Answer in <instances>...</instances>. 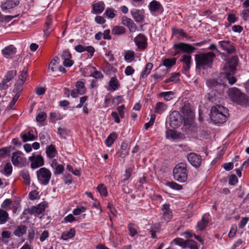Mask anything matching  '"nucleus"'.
I'll return each mask as SVG.
<instances>
[{
    "instance_id": "nucleus-13",
    "label": "nucleus",
    "mask_w": 249,
    "mask_h": 249,
    "mask_svg": "<svg viewBox=\"0 0 249 249\" xmlns=\"http://www.w3.org/2000/svg\"><path fill=\"white\" fill-rule=\"evenodd\" d=\"M47 207L45 202H41L36 206H32L28 210V212L31 214L38 215L42 213Z\"/></svg>"
},
{
    "instance_id": "nucleus-18",
    "label": "nucleus",
    "mask_w": 249,
    "mask_h": 249,
    "mask_svg": "<svg viewBox=\"0 0 249 249\" xmlns=\"http://www.w3.org/2000/svg\"><path fill=\"white\" fill-rule=\"evenodd\" d=\"M51 166L53 170V174L55 175L63 174L64 170V167L63 165L59 164L55 159L52 160Z\"/></svg>"
},
{
    "instance_id": "nucleus-58",
    "label": "nucleus",
    "mask_w": 249,
    "mask_h": 249,
    "mask_svg": "<svg viewBox=\"0 0 249 249\" xmlns=\"http://www.w3.org/2000/svg\"><path fill=\"white\" fill-rule=\"evenodd\" d=\"M175 244L181 247H185L186 245L185 241L181 238H176L173 241Z\"/></svg>"
},
{
    "instance_id": "nucleus-53",
    "label": "nucleus",
    "mask_w": 249,
    "mask_h": 249,
    "mask_svg": "<svg viewBox=\"0 0 249 249\" xmlns=\"http://www.w3.org/2000/svg\"><path fill=\"white\" fill-rule=\"evenodd\" d=\"M172 32L174 35H179V36L185 37H187L186 33L182 29L174 28L172 29Z\"/></svg>"
},
{
    "instance_id": "nucleus-5",
    "label": "nucleus",
    "mask_w": 249,
    "mask_h": 249,
    "mask_svg": "<svg viewBox=\"0 0 249 249\" xmlns=\"http://www.w3.org/2000/svg\"><path fill=\"white\" fill-rule=\"evenodd\" d=\"M37 180L43 185H47L51 179L52 173L45 167H42L36 172Z\"/></svg>"
},
{
    "instance_id": "nucleus-59",
    "label": "nucleus",
    "mask_w": 249,
    "mask_h": 249,
    "mask_svg": "<svg viewBox=\"0 0 249 249\" xmlns=\"http://www.w3.org/2000/svg\"><path fill=\"white\" fill-rule=\"evenodd\" d=\"M90 77H92L96 79H102L103 78L104 75L101 72L98 71H95L89 75Z\"/></svg>"
},
{
    "instance_id": "nucleus-7",
    "label": "nucleus",
    "mask_w": 249,
    "mask_h": 249,
    "mask_svg": "<svg viewBox=\"0 0 249 249\" xmlns=\"http://www.w3.org/2000/svg\"><path fill=\"white\" fill-rule=\"evenodd\" d=\"M29 160L31 162V167L32 169L38 168L44 164V159L40 155H36L33 153L32 156L29 158Z\"/></svg>"
},
{
    "instance_id": "nucleus-34",
    "label": "nucleus",
    "mask_w": 249,
    "mask_h": 249,
    "mask_svg": "<svg viewBox=\"0 0 249 249\" xmlns=\"http://www.w3.org/2000/svg\"><path fill=\"white\" fill-rule=\"evenodd\" d=\"M76 89L79 91L80 95H83L86 92V88L84 83L82 81H78L75 84Z\"/></svg>"
},
{
    "instance_id": "nucleus-47",
    "label": "nucleus",
    "mask_w": 249,
    "mask_h": 249,
    "mask_svg": "<svg viewBox=\"0 0 249 249\" xmlns=\"http://www.w3.org/2000/svg\"><path fill=\"white\" fill-rule=\"evenodd\" d=\"M17 71L15 70H12L9 71H8L6 74L5 75L4 80L6 81V82H9L10 80H11L14 76L16 75Z\"/></svg>"
},
{
    "instance_id": "nucleus-4",
    "label": "nucleus",
    "mask_w": 249,
    "mask_h": 249,
    "mask_svg": "<svg viewBox=\"0 0 249 249\" xmlns=\"http://www.w3.org/2000/svg\"><path fill=\"white\" fill-rule=\"evenodd\" d=\"M173 176L176 180L180 182H185L187 179L186 165L184 163L178 164L173 169Z\"/></svg>"
},
{
    "instance_id": "nucleus-62",
    "label": "nucleus",
    "mask_w": 249,
    "mask_h": 249,
    "mask_svg": "<svg viewBox=\"0 0 249 249\" xmlns=\"http://www.w3.org/2000/svg\"><path fill=\"white\" fill-rule=\"evenodd\" d=\"M64 220L65 223H72V222L76 221V219L72 214H69L66 216L64 218Z\"/></svg>"
},
{
    "instance_id": "nucleus-6",
    "label": "nucleus",
    "mask_w": 249,
    "mask_h": 249,
    "mask_svg": "<svg viewBox=\"0 0 249 249\" xmlns=\"http://www.w3.org/2000/svg\"><path fill=\"white\" fill-rule=\"evenodd\" d=\"M11 161L14 165L22 167L25 165L26 159L23 156L22 152L18 151L13 153Z\"/></svg>"
},
{
    "instance_id": "nucleus-14",
    "label": "nucleus",
    "mask_w": 249,
    "mask_h": 249,
    "mask_svg": "<svg viewBox=\"0 0 249 249\" xmlns=\"http://www.w3.org/2000/svg\"><path fill=\"white\" fill-rule=\"evenodd\" d=\"M134 42L135 45L140 50H144L146 47L147 39L143 34H139L135 37Z\"/></svg>"
},
{
    "instance_id": "nucleus-57",
    "label": "nucleus",
    "mask_w": 249,
    "mask_h": 249,
    "mask_svg": "<svg viewBox=\"0 0 249 249\" xmlns=\"http://www.w3.org/2000/svg\"><path fill=\"white\" fill-rule=\"evenodd\" d=\"M207 85L210 88H213L217 86L219 84V83L215 80L214 79L208 80L207 82Z\"/></svg>"
},
{
    "instance_id": "nucleus-10",
    "label": "nucleus",
    "mask_w": 249,
    "mask_h": 249,
    "mask_svg": "<svg viewBox=\"0 0 249 249\" xmlns=\"http://www.w3.org/2000/svg\"><path fill=\"white\" fill-rule=\"evenodd\" d=\"M181 124V117L178 111H173L170 115V125L176 128Z\"/></svg>"
},
{
    "instance_id": "nucleus-29",
    "label": "nucleus",
    "mask_w": 249,
    "mask_h": 249,
    "mask_svg": "<svg viewBox=\"0 0 249 249\" xmlns=\"http://www.w3.org/2000/svg\"><path fill=\"white\" fill-rule=\"evenodd\" d=\"M234 103L242 106H247L248 104V97L245 94L241 93Z\"/></svg>"
},
{
    "instance_id": "nucleus-23",
    "label": "nucleus",
    "mask_w": 249,
    "mask_h": 249,
    "mask_svg": "<svg viewBox=\"0 0 249 249\" xmlns=\"http://www.w3.org/2000/svg\"><path fill=\"white\" fill-rule=\"evenodd\" d=\"M148 7L151 13L160 12L162 11L161 5L156 0L151 2Z\"/></svg>"
},
{
    "instance_id": "nucleus-24",
    "label": "nucleus",
    "mask_w": 249,
    "mask_h": 249,
    "mask_svg": "<svg viewBox=\"0 0 249 249\" xmlns=\"http://www.w3.org/2000/svg\"><path fill=\"white\" fill-rule=\"evenodd\" d=\"M241 93L240 91L236 88H231L228 91V95L233 102L237 101V98Z\"/></svg>"
},
{
    "instance_id": "nucleus-9",
    "label": "nucleus",
    "mask_w": 249,
    "mask_h": 249,
    "mask_svg": "<svg viewBox=\"0 0 249 249\" xmlns=\"http://www.w3.org/2000/svg\"><path fill=\"white\" fill-rule=\"evenodd\" d=\"M20 1V0H5L1 2L0 7L2 11H6L18 6Z\"/></svg>"
},
{
    "instance_id": "nucleus-46",
    "label": "nucleus",
    "mask_w": 249,
    "mask_h": 249,
    "mask_svg": "<svg viewBox=\"0 0 249 249\" xmlns=\"http://www.w3.org/2000/svg\"><path fill=\"white\" fill-rule=\"evenodd\" d=\"M27 77V70L26 68H24L22 70L21 74L19 75L18 77V82L23 84L25 81Z\"/></svg>"
},
{
    "instance_id": "nucleus-28",
    "label": "nucleus",
    "mask_w": 249,
    "mask_h": 249,
    "mask_svg": "<svg viewBox=\"0 0 249 249\" xmlns=\"http://www.w3.org/2000/svg\"><path fill=\"white\" fill-rule=\"evenodd\" d=\"M21 137L24 142L34 141L36 139V137L34 135L33 130H30L27 133L21 134Z\"/></svg>"
},
{
    "instance_id": "nucleus-3",
    "label": "nucleus",
    "mask_w": 249,
    "mask_h": 249,
    "mask_svg": "<svg viewBox=\"0 0 249 249\" xmlns=\"http://www.w3.org/2000/svg\"><path fill=\"white\" fill-rule=\"evenodd\" d=\"M237 64L238 58L236 56H232L228 60L223 68L226 77L231 85L234 84L236 81V78L233 75L235 73Z\"/></svg>"
},
{
    "instance_id": "nucleus-8",
    "label": "nucleus",
    "mask_w": 249,
    "mask_h": 249,
    "mask_svg": "<svg viewBox=\"0 0 249 249\" xmlns=\"http://www.w3.org/2000/svg\"><path fill=\"white\" fill-rule=\"evenodd\" d=\"M174 48L178 50V51L176 53H178L179 52L191 53L196 50V48L192 45L185 43L175 44Z\"/></svg>"
},
{
    "instance_id": "nucleus-48",
    "label": "nucleus",
    "mask_w": 249,
    "mask_h": 249,
    "mask_svg": "<svg viewBox=\"0 0 249 249\" xmlns=\"http://www.w3.org/2000/svg\"><path fill=\"white\" fill-rule=\"evenodd\" d=\"M12 201L10 199H6L3 201L1 205V207L7 210H10L11 209V205Z\"/></svg>"
},
{
    "instance_id": "nucleus-1",
    "label": "nucleus",
    "mask_w": 249,
    "mask_h": 249,
    "mask_svg": "<svg viewBox=\"0 0 249 249\" xmlns=\"http://www.w3.org/2000/svg\"><path fill=\"white\" fill-rule=\"evenodd\" d=\"M215 55L213 52L201 53L195 56L196 67L204 70L211 68Z\"/></svg>"
},
{
    "instance_id": "nucleus-63",
    "label": "nucleus",
    "mask_w": 249,
    "mask_h": 249,
    "mask_svg": "<svg viewBox=\"0 0 249 249\" xmlns=\"http://www.w3.org/2000/svg\"><path fill=\"white\" fill-rule=\"evenodd\" d=\"M237 182L238 179L235 175H231L229 177V183L230 185H234L237 183Z\"/></svg>"
},
{
    "instance_id": "nucleus-33",
    "label": "nucleus",
    "mask_w": 249,
    "mask_h": 249,
    "mask_svg": "<svg viewBox=\"0 0 249 249\" xmlns=\"http://www.w3.org/2000/svg\"><path fill=\"white\" fill-rule=\"evenodd\" d=\"M208 224V220L205 217V216H202L201 220L197 222L196 226L197 230H204L207 227Z\"/></svg>"
},
{
    "instance_id": "nucleus-37",
    "label": "nucleus",
    "mask_w": 249,
    "mask_h": 249,
    "mask_svg": "<svg viewBox=\"0 0 249 249\" xmlns=\"http://www.w3.org/2000/svg\"><path fill=\"white\" fill-rule=\"evenodd\" d=\"M20 175L23 178V181L26 184L29 185L30 184L31 179L28 171L26 170H23L21 171Z\"/></svg>"
},
{
    "instance_id": "nucleus-31",
    "label": "nucleus",
    "mask_w": 249,
    "mask_h": 249,
    "mask_svg": "<svg viewBox=\"0 0 249 249\" xmlns=\"http://www.w3.org/2000/svg\"><path fill=\"white\" fill-rule=\"evenodd\" d=\"M117 14V11L113 8H107L104 14V16L109 19L114 18Z\"/></svg>"
},
{
    "instance_id": "nucleus-35",
    "label": "nucleus",
    "mask_w": 249,
    "mask_h": 249,
    "mask_svg": "<svg viewBox=\"0 0 249 249\" xmlns=\"http://www.w3.org/2000/svg\"><path fill=\"white\" fill-rule=\"evenodd\" d=\"M109 86L112 91H115L119 88L120 85L117 79L115 77H113L109 82Z\"/></svg>"
},
{
    "instance_id": "nucleus-61",
    "label": "nucleus",
    "mask_w": 249,
    "mask_h": 249,
    "mask_svg": "<svg viewBox=\"0 0 249 249\" xmlns=\"http://www.w3.org/2000/svg\"><path fill=\"white\" fill-rule=\"evenodd\" d=\"M117 109L120 116L122 118H124V113L125 110V107L123 105L121 106H119L117 107Z\"/></svg>"
},
{
    "instance_id": "nucleus-36",
    "label": "nucleus",
    "mask_w": 249,
    "mask_h": 249,
    "mask_svg": "<svg viewBox=\"0 0 249 249\" xmlns=\"http://www.w3.org/2000/svg\"><path fill=\"white\" fill-rule=\"evenodd\" d=\"M167 108V106L162 102H158L156 105V112L161 114Z\"/></svg>"
},
{
    "instance_id": "nucleus-27",
    "label": "nucleus",
    "mask_w": 249,
    "mask_h": 249,
    "mask_svg": "<svg viewBox=\"0 0 249 249\" xmlns=\"http://www.w3.org/2000/svg\"><path fill=\"white\" fill-rule=\"evenodd\" d=\"M64 118V116L58 111L51 112L49 115L50 122L53 123H56V121L60 120Z\"/></svg>"
},
{
    "instance_id": "nucleus-60",
    "label": "nucleus",
    "mask_w": 249,
    "mask_h": 249,
    "mask_svg": "<svg viewBox=\"0 0 249 249\" xmlns=\"http://www.w3.org/2000/svg\"><path fill=\"white\" fill-rule=\"evenodd\" d=\"M135 72L134 69L131 66H128L124 70V73L127 76L132 75Z\"/></svg>"
},
{
    "instance_id": "nucleus-41",
    "label": "nucleus",
    "mask_w": 249,
    "mask_h": 249,
    "mask_svg": "<svg viewBox=\"0 0 249 249\" xmlns=\"http://www.w3.org/2000/svg\"><path fill=\"white\" fill-rule=\"evenodd\" d=\"M117 138L116 134L112 133L110 134L106 140V144L107 147L111 146Z\"/></svg>"
},
{
    "instance_id": "nucleus-50",
    "label": "nucleus",
    "mask_w": 249,
    "mask_h": 249,
    "mask_svg": "<svg viewBox=\"0 0 249 249\" xmlns=\"http://www.w3.org/2000/svg\"><path fill=\"white\" fill-rule=\"evenodd\" d=\"M101 196H107V191L106 187L103 184H100L97 188Z\"/></svg>"
},
{
    "instance_id": "nucleus-12",
    "label": "nucleus",
    "mask_w": 249,
    "mask_h": 249,
    "mask_svg": "<svg viewBox=\"0 0 249 249\" xmlns=\"http://www.w3.org/2000/svg\"><path fill=\"white\" fill-rule=\"evenodd\" d=\"M16 53L17 48L13 45L5 47L1 51L2 54L7 59L13 58Z\"/></svg>"
},
{
    "instance_id": "nucleus-22",
    "label": "nucleus",
    "mask_w": 249,
    "mask_h": 249,
    "mask_svg": "<svg viewBox=\"0 0 249 249\" xmlns=\"http://www.w3.org/2000/svg\"><path fill=\"white\" fill-rule=\"evenodd\" d=\"M74 228H71L69 230L64 231L60 237V239L64 241H67L72 238L75 235Z\"/></svg>"
},
{
    "instance_id": "nucleus-16",
    "label": "nucleus",
    "mask_w": 249,
    "mask_h": 249,
    "mask_svg": "<svg viewBox=\"0 0 249 249\" xmlns=\"http://www.w3.org/2000/svg\"><path fill=\"white\" fill-rule=\"evenodd\" d=\"M221 48L228 53H232L234 52L235 49L232 44L229 40H222L218 42Z\"/></svg>"
},
{
    "instance_id": "nucleus-45",
    "label": "nucleus",
    "mask_w": 249,
    "mask_h": 249,
    "mask_svg": "<svg viewBox=\"0 0 249 249\" xmlns=\"http://www.w3.org/2000/svg\"><path fill=\"white\" fill-rule=\"evenodd\" d=\"M11 151V147H4L0 149V158H5Z\"/></svg>"
},
{
    "instance_id": "nucleus-2",
    "label": "nucleus",
    "mask_w": 249,
    "mask_h": 249,
    "mask_svg": "<svg viewBox=\"0 0 249 249\" xmlns=\"http://www.w3.org/2000/svg\"><path fill=\"white\" fill-rule=\"evenodd\" d=\"M229 116L227 108L220 106L213 107L210 113V118L215 124H222L225 122Z\"/></svg>"
},
{
    "instance_id": "nucleus-64",
    "label": "nucleus",
    "mask_w": 249,
    "mask_h": 249,
    "mask_svg": "<svg viewBox=\"0 0 249 249\" xmlns=\"http://www.w3.org/2000/svg\"><path fill=\"white\" fill-rule=\"evenodd\" d=\"M241 16L244 20H248L249 19V9L244 10L241 13Z\"/></svg>"
},
{
    "instance_id": "nucleus-20",
    "label": "nucleus",
    "mask_w": 249,
    "mask_h": 249,
    "mask_svg": "<svg viewBox=\"0 0 249 249\" xmlns=\"http://www.w3.org/2000/svg\"><path fill=\"white\" fill-rule=\"evenodd\" d=\"M105 8V3L101 1H98L93 4L91 12L95 14H100L103 12Z\"/></svg>"
},
{
    "instance_id": "nucleus-25",
    "label": "nucleus",
    "mask_w": 249,
    "mask_h": 249,
    "mask_svg": "<svg viewBox=\"0 0 249 249\" xmlns=\"http://www.w3.org/2000/svg\"><path fill=\"white\" fill-rule=\"evenodd\" d=\"M192 57L190 55H183L181 57V61L183 63L184 66L183 70L185 71H188L190 68Z\"/></svg>"
},
{
    "instance_id": "nucleus-49",
    "label": "nucleus",
    "mask_w": 249,
    "mask_h": 249,
    "mask_svg": "<svg viewBox=\"0 0 249 249\" xmlns=\"http://www.w3.org/2000/svg\"><path fill=\"white\" fill-rule=\"evenodd\" d=\"M166 185L172 189L176 190H180L182 188V186L181 185H179L174 182H166Z\"/></svg>"
},
{
    "instance_id": "nucleus-11",
    "label": "nucleus",
    "mask_w": 249,
    "mask_h": 249,
    "mask_svg": "<svg viewBox=\"0 0 249 249\" xmlns=\"http://www.w3.org/2000/svg\"><path fill=\"white\" fill-rule=\"evenodd\" d=\"M187 159L192 166L197 167L200 165L202 160L199 155L195 153H190L188 154Z\"/></svg>"
},
{
    "instance_id": "nucleus-40",
    "label": "nucleus",
    "mask_w": 249,
    "mask_h": 249,
    "mask_svg": "<svg viewBox=\"0 0 249 249\" xmlns=\"http://www.w3.org/2000/svg\"><path fill=\"white\" fill-rule=\"evenodd\" d=\"M26 231V227L23 225L19 226L15 231L14 234L16 236L20 237Z\"/></svg>"
},
{
    "instance_id": "nucleus-56",
    "label": "nucleus",
    "mask_w": 249,
    "mask_h": 249,
    "mask_svg": "<svg viewBox=\"0 0 249 249\" xmlns=\"http://www.w3.org/2000/svg\"><path fill=\"white\" fill-rule=\"evenodd\" d=\"M86 211V208L85 207L82 206L74 209L72 213L74 215H78L81 213L85 212Z\"/></svg>"
},
{
    "instance_id": "nucleus-44",
    "label": "nucleus",
    "mask_w": 249,
    "mask_h": 249,
    "mask_svg": "<svg viewBox=\"0 0 249 249\" xmlns=\"http://www.w3.org/2000/svg\"><path fill=\"white\" fill-rule=\"evenodd\" d=\"M125 32L124 28L122 26H115L112 29V33L113 35H122Z\"/></svg>"
},
{
    "instance_id": "nucleus-38",
    "label": "nucleus",
    "mask_w": 249,
    "mask_h": 249,
    "mask_svg": "<svg viewBox=\"0 0 249 249\" xmlns=\"http://www.w3.org/2000/svg\"><path fill=\"white\" fill-rule=\"evenodd\" d=\"M23 84H21L19 82H17L14 86V89L13 90V92L15 93V95H18V97H19L22 90V85Z\"/></svg>"
},
{
    "instance_id": "nucleus-42",
    "label": "nucleus",
    "mask_w": 249,
    "mask_h": 249,
    "mask_svg": "<svg viewBox=\"0 0 249 249\" xmlns=\"http://www.w3.org/2000/svg\"><path fill=\"white\" fill-rule=\"evenodd\" d=\"M176 59L173 58H166L162 61V64L167 68H170L176 64Z\"/></svg>"
},
{
    "instance_id": "nucleus-32",
    "label": "nucleus",
    "mask_w": 249,
    "mask_h": 249,
    "mask_svg": "<svg viewBox=\"0 0 249 249\" xmlns=\"http://www.w3.org/2000/svg\"><path fill=\"white\" fill-rule=\"evenodd\" d=\"M124 59L127 62L130 63L135 59V53L131 50H127L124 52Z\"/></svg>"
},
{
    "instance_id": "nucleus-55",
    "label": "nucleus",
    "mask_w": 249,
    "mask_h": 249,
    "mask_svg": "<svg viewBox=\"0 0 249 249\" xmlns=\"http://www.w3.org/2000/svg\"><path fill=\"white\" fill-rule=\"evenodd\" d=\"M179 75V73H173L169 79L165 81V82L167 83L169 82H176L178 80Z\"/></svg>"
},
{
    "instance_id": "nucleus-30",
    "label": "nucleus",
    "mask_w": 249,
    "mask_h": 249,
    "mask_svg": "<svg viewBox=\"0 0 249 249\" xmlns=\"http://www.w3.org/2000/svg\"><path fill=\"white\" fill-rule=\"evenodd\" d=\"M158 96L159 97L163 98L166 101H169L173 99L175 97L174 93L173 91H166L160 92Z\"/></svg>"
},
{
    "instance_id": "nucleus-52",
    "label": "nucleus",
    "mask_w": 249,
    "mask_h": 249,
    "mask_svg": "<svg viewBox=\"0 0 249 249\" xmlns=\"http://www.w3.org/2000/svg\"><path fill=\"white\" fill-rule=\"evenodd\" d=\"M128 229L129 231V234L131 236L134 237L135 235L138 234V231L134 228V225L132 223H129L128 225Z\"/></svg>"
},
{
    "instance_id": "nucleus-26",
    "label": "nucleus",
    "mask_w": 249,
    "mask_h": 249,
    "mask_svg": "<svg viewBox=\"0 0 249 249\" xmlns=\"http://www.w3.org/2000/svg\"><path fill=\"white\" fill-rule=\"evenodd\" d=\"M46 153L47 158L49 159H53L56 156L57 152L55 146L53 144H51L46 147Z\"/></svg>"
},
{
    "instance_id": "nucleus-54",
    "label": "nucleus",
    "mask_w": 249,
    "mask_h": 249,
    "mask_svg": "<svg viewBox=\"0 0 249 249\" xmlns=\"http://www.w3.org/2000/svg\"><path fill=\"white\" fill-rule=\"evenodd\" d=\"M181 112L184 116H187L191 118L193 116V113L191 110L186 106L182 107L181 108Z\"/></svg>"
},
{
    "instance_id": "nucleus-17",
    "label": "nucleus",
    "mask_w": 249,
    "mask_h": 249,
    "mask_svg": "<svg viewBox=\"0 0 249 249\" xmlns=\"http://www.w3.org/2000/svg\"><path fill=\"white\" fill-rule=\"evenodd\" d=\"M130 12L136 22L141 23L144 20V12L142 10L133 9L131 10Z\"/></svg>"
},
{
    "instance_id": "nucleus-39",
    "label": "nucleus",
    "mask_w": 249,
    "mask_h": 249,
    "mask_svg": "<svg viewBox=\"0 0 249 249\" xmlns=\"http://www.w3.org/2000/svg\"><path fill=\"white\" fill-rule=\"evenodd\" d=\"M9 214L4 210L0 208V225L5 223L8 219Z\"/></svg>"
},
{
    "instance_id": "nucleus-15",
    "label": "nucleus",
    "mask_w": 249,
    "mask_h": 249,
    "mask_svg": "<svg viewBox=\"0 0 249 249\" xmlns=\"http://www.w3.org/2000/svg\"><path fill=\"white\" fill-rule=\"evenodd\" d=\"M72 56L70 52L68 51H64L61 54V58L63 60V64L65 67H71L74 63L71 59Z\"/></svg>"
},
{
    "instance_id": "nucleus-19",
    "label": "nucleus",
    "mask_w": 249,
    "mask_h": 249,
    "mask_svg": "<svg viewBox=\"0 0 249 249\" xmlns=\"http://www.w3.org/2000/svg\"><path fill=\"white\" fill-rule=\"evenodd\" d=\"M122 23L127 26L131 32H135L137 29V27L133 21L130 18L124 17L122 18Z\"/></svg>"
},
{
    "instance_id": "nucleus-51",
    "label": "nucleus",
    "mask_w": 249,
    "mask_h": 249,
    "mask_svg": "<svg viewBox=\"0 0 249 249\" xmlns=\"http://www.w3.org/2000/svg\"><path fill=\"white\" fill-rule=\"evenodd\" d=\"M46 114L44 112H39L36 117V121L37 122L41 123L46 120Z\"/></svg>"
},
{
    "instance_id": "nucleus-21",
    "label": "nucleus",
    "mask_w": 249,
    "mask_h": 249,
    "mask_svg": "<svg viewBox=\"0 0 249 249\" xmlns=\"http://www.w3.org/2000/svg\"><path fill=\"white\" fill-rule=\"evenodd\" d=\"M163 211L162 218L166 221H169L172 218V213L170 210L169 205L164 204L162 208Z\"/></svg>"
},
{
    "instance_id": "nucleus-43",
    "label": "nucleus",
    "mask_w": 249,
    "mask_h": 249,
    "mask_svg": "<svg viewBox=\"0 0 249 249\" xmlns=\"http://www.w3.org/2000/svg\"><path fill=\"white\" fill-rule=\"evenodd\" d=\"M12 166L10 163L8 162L5 164L4 168L3 171H1V173L4 174L6 176H9L12 172Z\"/></svg>"
}]
</instances>
